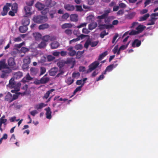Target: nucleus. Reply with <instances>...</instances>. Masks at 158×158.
Returning <instances> with one entry per match:
<instances>
[{"label":"nucleus","mask_w":158,"mask_h":158,"mask_svg":"<svg viewBox=\"0 0 158 158\" xmlns=\"http://www.w3.org/2000/svg\"><path fill=\"white\" fill-rule=\"evenodd\" d=\"M29 51V49L28 48L23 47L21 48L19 52L21 53H25Z\"/></svg>","instance_id":"47"},{"label":"nucleus","mask_w":158,"mask_h":158,"mask_svg":"<svg viewBox=\"0 0 158 158\" xmlns=\"http://www.w3.org/2000/svg\"><path fill=\"white\" fill-rule=\"evenodd\" d=\"M74 80L71 77L68 78L66 80V82L68 85H70L73 82Z\"/></svg>","instance_id":"48"},{"label":"nucleus","mask_w":158,"mask_h":158,"mask_svg":"<svg viewBox=\"0 0 158 158\" xmlns=\"http://www.w3.org/2000/svg\"><path fill=\"white\" fill-rule=\"evenodd\" d=\"M33 34L36 40H38L41 38V35L39 33L35 32L33 33Z\"/></svg>","instance_id":"33"},{"label":"nucleus","mask_w":158,"mask_h":158,"mask_svg":"<svg viewBox=\"0 0 158 158\" xmlns=\"http://www.w3.org/2000/svg\"><path fill=\"white\" fill-rule=\"evenodd\" d=\"M16 117L15 116H13V117L10 118L9 120L11 122H14L16 120V121H18L19 120V119L16 120Z\"/></svg>","instance_id":"56"},{"label":"nucleus","mask_w":158,"mask_h":158,"mask_svg":"<svg viewBox=\"0 0 158 158\" xmlns=\"http://www.w3.org/2000/svg\"><path fill=\"white\" fill-rule=\"evenodd\" d=\"M41 73L40 75H42L45 73L46 72V69L44 67H41Z\"/></svg>","instance_id":"62"},{"label":"nucleus","mask_w":158,"mask_h":158,"mask_svg":"<svg viewBox=\"0 0 158 158\" xmlns=\"http://www.w3.org/2000/svg\"><path fill=\"white\" fill-rule=\"evenodd\" d=\"M150 16V15L148 13L146 14L143 16L140 17L139 18V21L141 22L146 20Z\"/></svg>","instance_id":"24"},{"label":"nucleus","mask_w":158,"mask_h":158,"mask_svg":"<svg viewBox=\"0 0 158 158\" xmlns=\"http://www.w3.org/2000/svg\"><path fill=\"white\" fill-rule=\"evenodd\" d=\"M46 74L41 78L40 80V82L42 83H45L47 82L49 80L48 78L46 77Z\"/></svg>","instance_id":"34"},{"label":"nucleus","mask_w":158,"mask_h":158,"mask_svg":"<svg viewBox=\"0 0 158 158\" xmlns=\"http://www.w3.org/2000/svg\"><path fill=\"white\" fill-rule=\"evenodd\" d=\"M118 51V45L115 46L114 48V49H113V51L114 53V54L116 53H117Z\"/></svg>","instance_id":"60"},{"label":"nucleus","mask_w":158,"mask_h":158,"mask_svg":"<svg viewBox=\"0 0 158 158\" xmlns=\"http://www.w3.org/2000/svg\"><path fill=\"white\" fill-rule=\"evenodd\" d=\"M31 8L30 7H28L27 6H24V12L26 16H30L32 14L31 11Z\"/></svg>","instance_id":"13"},{"label":"nucleus","mask_w":158,"mask_h":158,"mask_svg":"<svg viewBox=\"0 0 158 158\" xmlns=\"http://www.w3.org/2000/svg\"><path fill=\"white\" fill-rule=\"evenodd\" d=\"M60 45L59 43L56 41H54L51 44V48L52 49L57 48Z\"/></svg>","instance_id":"20"},{"label":"nucleus","mask_w":158,"mask_h":158,"mask_svg":"<svg viewBox=\"0 0 158 158\" xmlns=\"http://www.w3.org/2000/svg\"><path fill=\"white\" fill-rule=\"evenodd\" d=\"M111 10L108 9L105 11V13L101 16H98L97 17V18L98 19H102L105 18L106 17L107 15L109 13Z\"/></svg>","instance_id":"15"},{"label":"nucleus","mask_w":158,"mask_h":158,"mask_svg":"<svg viewBox=\"0 0 158 158\" xmlns=\"http://www.w3.org/2000/svg\"><path fill=\"white\" fill-rule=\"evenodd\" d=\"M24 64H29L30 63V59L28 56L26 57L23 60Z\"/></svg>","instance_id":"44"},{"label":"nucleus","mask_w":158,"mask_h":158,"mask_svg":"<svg viewBox=\"0 0 158 158\" xmlns=\"http://www.w3.org/2000/svg\"><path fill=\"white\" fill-rule=\"evenodd\" d=\"M122 38H125L123 40V42H126L128 39V31L126 32L123 35Z\"/></svg>","instance_id":"37"},{"label":"nucleus","mask_w":158,"mask_h":158,"mask_svg":"<svg viewBox=\"0 0 158 158\" xmlns=\"http://www.w3.org/2000/svg\"><path fill=\"white\" fill-rule=\"evenodd\" d=\"M98 42V41H93L90 40H88L85 42L84 47L86 48H88L89 45H90L92 47H94L97 45Z\"/></svg>","instance_id":"3"},{"label":"nucleus","mask_w":158,"mask_h":158,"mask_svg":"<svg viewBox=\"0 0 158 158\" xmlns=\"http://www.w3.org/2000/svg\"><path fill=\"white\" fill-rule=\"evenodd\" d=\"M6 65L5 64V62L4 60H2L0 61V68L1 69L3 68L6 69Z\"/></svg>","instance_id":"39"},{"label":"nucleus","mask_w":158,"mask_h":158,"mask_svg":"<svg viewBox=\"0 0 158 158\" xmlns=\"http://www.w3.org/2000/svg\"><path fill=\"white\" fill-rule=\"evenodd\" d=\"M47 60L48 61H51L55 59V57L52 55H49L47 56Z\"/></svg>","instance_id":"57"},{"label":"nucleus","mask_w":158,"mask_h":158,"mask_svg":"<svg viewBox=\"0 0 158 158\" xmlns=\"http://www.w3.org/2000/svg\"><path fill=\"white\" fill-rule=\"evenodd\" d=\"M47 105L46 104L41 103L36 105L35 106V108L37 110L40 109Z\"/></svg>","instance_id":"25"},{"label":"nucleus","mask_w":158,"mask_h":158,"mask_svg":"<svg viewBox=\"0 0 158 158\" xmlns=\"http://www.w3.org/2000/svg\"><path fill=\"white\" fill-rule=\"evenodd\" d=\"M45 2L44 6H46L48 7L50 6L51 7H52L55 5L56 4V3L54 2H52L51 0H46Z\"/></svg>","instance_id":"14"},{"label":"nucleus","mask_w":158,"mask_h":158,"mask_svg":"<svg viewBox=\"0 0 158 158\" xmlns=\"http://www.w3.org/2000/svg\"><path fill=\"white\" fill-rule=\"evenodd\" d=\"M11 6V4L10 3H6L3 9V10L1 12V15L3 16L6 15L7 13L8 10L10 9V7Z\"/></svg>","instance_id":"4"},{"label":"nucleus","mask_w":158,"mask_h":158,"mask_svg":"<svg viewBox=\"0 0 158 158\" xmlns=\"http://www.w3.org/2000/svg\"><path fill=\"white\" fill-rule=\"evenodd\" d=\"M35 6L38 10H40L43 9L44 7V5L40 2H37L35 4Z\"/></svg>","instance_id":"27"},{"label":"nucleus","mask_w":158,"mask_h":158,"mask_svg":"<svg viewBox=\"0 0 158 158\" xmlns=\"http://www.w3.org/2000/svg\"><path fill=\"white\" fill-rule=\"evenodd\" d=\"M38 69L37 68L31 67L30 69V73L32 75H35L38 73Z\"/></svg>","instance_id":"22"},{"label":"nucleus","mask_w":158,"mask_h":158,"mask_svg":"<svg viewBox=\"0 0 158 158\" xmlns=\"http://www.w3.org/2000/svg\"><path fill=\"white\" fill-rule=\"evenodd\" d=\"M56 39V37L55 36L45 35L42 38L43 40L45 42H48L49 41H52Z\"/></svg>","instance_id":"6"},{"label":"nucleus","mask_w":158,"mask_h":158,"mask_svg":"<svg viewBox=\"0 0 158 158\" xmlns=\"http://www.w3.org/2000/svg\"><path fill=\"white\" fill-rule=\"evenodd\" d=\"M97 25V24L96 22H93L89 25V29L90 30H92L96 27Z\"/></svg>","instance_id":"30"},{"label":"nucleus","mask_w":158,"mask_h":158,"mask_svg":"<svg viewBox=\"0 0 158 158\" xmlns=\"http://www.w3.org/2000/svg\"><path fill=\"white\" fill-rule=\"evenodd\" d=\"M32 78L30 76L29 73H27L26 75V78H24L22 80V81L23 82L27 81L26 79L27 80H30L32 79Z\"/></svg>","instance_id":"43"},{"label":"nucleus","mask_w":158,"mask_h":158,"mask_svg":"<svg viewBox=\"0 0 158 158\" xmlns=\"http://www.w3.org/2000/svg\"><path fill=\"white\" fill-rule=\"evenodd\" d=\"M54 89H51L50 90L48 91L47 92V93L44 94V97L43 98L44 99H47L49 96L50 94L52 92L54 91Z\"/></svg>","instance_id":"35"},{"label":"nucleus","mask_w":158,"mask_h":158,"mask_svg":"<svg viewBox=\"0 0 158 158\" xmlns=\"http://www.w3.org/2000/svg\"><path fill=\"white\" fill-rule=\"evenodd\" d=\"M65 33L68 35H70L72 34V31L70 29H67L65 31Z\"/></svg>","instance_id":"64"},{"label":"nucleus","mask_w":158,"mask_h":158,"mask_svg":"<svg viewBox=\"0 0 158 158\" xmlns=\"http://www.w3.org/2000/svg\"><path fill=\"white\" fill-rule=\"evenodd\" d=\"M11 91L13 93H15V94H14L12 96V99H13V100H14L18 98V97L19 94V93H17L16 92L17 91H15V90H12Z\"/></svg>","instance_id":"45"},{"label":"nucleus","mask_w":158,"mask_h":158,"mask_svg":"<svg viewBox=\"0 0 158 158\" xmlns=\"http://www.w3.org/2000/svg\"><path fill=\"white\" fill-rule=\"evenodd\" d=\"M108 34V33H106L105 31H103L102 32L100 35V36L102 38H103L105 35H106Z\"/></svg>","instance_id":"59"},{"label":"nucleus","mask_w":158,"mask_h":158,"mask_svg":"<svg viewBox=\"0 0 158 158\" xmlns=\"http://www.w3.org/2000/svg\"><path fill=\"white\" fill-rule=\"evenodd\" d=\"M27 30V26L23 25V26H20L19 28L20 31L22 33L25 32Z\"/></svg>","instance_id":"31"},{"label":"nucleus","mask_w":158,"mask_h":158,"mask_svg":"<svg viewBox=\"0 0 158 158\" xmlns=\"http://www.w3.org/2000/svg\"><path fill=\"white\" fill-rule=\"evenodd\" d=\"M117 65V64H116L114 65L113 64L110 65L108 66L106 69V71L107 72H109L112 70L114 68H115Z\"/></svg>","instance_id":"38"},{"label":"nucleus","mask_w":158,"mask_h":158,"mask_svg":"<svg viewBox=\"0 0 158 158\" xmlns=\"http://www.w3.org/2000/svg\"><path fill=\"white\" fill-rule=\"evenodd\" d=\"M69 55L71 56H75L76 53V51L73 49V47L71 46L69 47L67 49Z\"/></svg>","instance_id":"9"},{"label":"nucleus","mask_w":158,"mask_h":158,"mask_svg":"<svg viewBox=\"0 0 158 158\" xmlns=\"http://www.w3.org/2000/svg\"><path fill=\"white\" fill-rule=\"evenodd\" d=\"M38 113L36 110H33L30 112V114L33 116H34L36 114Z\"/></svg>","instance_id":"61"},{"label":"nucleus","mask_w":158,"mask_h":158,"mask_svg":"<svg viewBox=\"0 0 158 158\" xmlns=\"http://www.w3.org/2000/svg\"><path fill=\"white\" fill-rule=\"evenodd\" d=\"M102 19H98V27L100 29H103L104 28H109L112 27V25L111 24L106 25L101 23Z\"/></svg>","instance_id":"5"},{"label":"nucleus","mask_w":158,"mask_h":158,"mask_svg":"<svg viewBox=\"0 0 158 158\" xmlns=\"http://www.w3.org/2000/svg\"><path fill=\"white\" fill-rule=\"evenodd\" d=\"M157 18L151 17V19L149 20V22L147 23V25L149 26L154 24L155 21Z\"/></svg>","instance_id":"19"},{"label":"nucleus","mask_w":158,"mask_h":158,"mask_svg":"<svg viewBox=\"0 0 158 158\" xmlns=\"http://www.w3.org/2000/svg\"><path fill=\"white\" fill-rule=\"evenodd\" d=\"M10 70L8 69H5L2 71V74L1 75V77L2 78H6L9 76V73Z\"/></svg>","instance_id":"8"},{"label":"nucleus","mask_w":158,"mask_h":158,"mask_svg":"<svg viewBox=\"0 0 158 158\" xmlns=\"http://www.w3.org/2000/svg\"><path fill=\"white\" fill-rule=\"evenodd\" d=\"M8 64L10 66H12L15 64L14 59L13 58H10L8 60Z\"/></svg>","instance_id":"40"},{"label":"nucleus","mask_w":158,"mask_h":158,"mask_svg":"<svg viewBox=\"0 0 158 158\" xmlns=\"http://www.w3.org/2000/svg\"><path fill=\"white\" fill-rule=\"evenodd\" d=\"M21 84L18 82L16 83L14 81V78H12L9 81V83L7 85V86L10 88H14L15 91H19L20 89V87Z\"/></svg>","instance_id":"2"},{"label":"nucleus","mask_w":158,"mask_h":158,"mask_svg":"<svg viewBox=\"0 0 158 158\" xmlns=\"http://www.w3.org/2000/svg\"><path fill=\"white\" fill-rule=\"evenodd\" d=\"M87 80V78H85L83 79V80H78L76 82V84L77 85H82V84L84 83V84L85 82V81Z\"/></svg>","instance_id":"42"},{"label":"nucleus","mask_w":158,"mask_h":158,"mask_svg":"<svg viewBox=\"0 0 158 158\" xmlns=\"http://www.w3.org/2000/svg\"><path fill=\"white\" fill-rule=\"evenodd\" d=\"M69 16V15L68 13H65L62 16V18L63 19H66Z\"/></svg>","instance_id":"58"},{"label":"nucleus","mask_w":158,"mask_h":158,"mask_svg":"<svg viewBox=\"0 0 158 158\" xmlns=\"http://www.w3.org/2000/svg\"><path fill=\"white\" fill-rule=\"evenodd\" d=\"M127 47V45H123L121 46L118 49V51L117 52V55H119L120 53V51L123 50H124Z\"/></svg>","instance_id":"50"},{"label":"nucleus","mask_w":158,"mask_h":158,"mask_svg":"<svg viewBox=\"0 0 158 158\" xmlns=\"http://www.w3.org/2000/svg\"><path fill=\"white\" fill-rule=\"evenodd\" d=\"M47 45V44L45 42L42 41L38 45V47L40 48H44L46 47Z\"/></svg>","instance_id":"41"},{"label":"nucleus","mask_w":158,"mask_h":158,"mask_svg":"<svg viewBox=\"0 0 158 158\" xmlns=\"http://www.w3.org/2000/svg\"><path fill=\"white\" fill-rule=\"evenodd\" d=\"M34 1L33 0H31L30 1H27L26 2V4L28 6H31L33 5Z\"/></svg>","instance_id":"53"},{"label":"nucleus","mask_w":158,"mask_h":158,"mask_svg":"<svg viewBox=\"0 0 158 158\" xmlns=\"http://www.w3.org/2000/svg\"><path fill=\"white\" fill-rule=\"evenodd\" d=\"M141 44V41L138 39H135L132 44L133 47L135 48L139 47Z\"/></svg>","instance_id":"12"},{"label":"nucleus","mask_w":158,"mask_h":158,"mask_svg":"<svg viewBox=\"0 0 158 158\" xmlns=\"http://www.w3.org/2000/svg\"><path fill=\"white\" fill-rule=\"evenodd\" d=\"M49 10V8H47L42 10L41 13L44 16H35L33 18L34 22L38 23H44L47 21L48 18L46 15H45L47 14Z\"/></svg>","instance_id":"1"},{"label":"nucleus","mask_w":158,"mask_h":158,"mask_svg":"<svg viewBox=\"0 0 158 158\" xmlns=\"http://www.w3.org/2000/svg\"><path fill=\"white\" fill-rule=\"evenodd\" d=\"M7 121L6 119H0V130L1 132L5 129Z\"/></svg>","instance_id":"7"},{"label":"nucleus","mask_w":158,"mask_h":158,"mask_svg":"<svg viewBox=\"0 0 158 158\" xmlns=\"http://www.w3.org/2000/svg\"><path fill=\"white\" fill-rule=\"evenodd\" d=\"M45 110L46 111V115L47 118L50 119L52 118V112L50 108L49 107H48L45 109Z\"/></svg>","instance_id":"17"},{"label":"nucleus","mask_w":158,"mask_h":158,"mask_svg":"<svg viewBox=\"0 0 158 158\" xmlns=\"http://www.w3.org/2000/svg\"><path fill=\"white\" fill-rule=\"evenodd\" d=\"M57 71V69L56 68H54L51 69L49 72V74L50 75L54 76L56 75Z\"/></svg>","instance_id":"29"},{"label":"nucleus","mask_w":158,"mask_h":158,"mask_svg":"<svg viewBox=\"0 0 158 158\" xmlns=\"http://www.w3.org/2000/svg\"><path fill=\"white\" fill-rule=\"evenodd\" d=\"M64 7L65 10L68 11H72L75 9L74 6L69 4L65 5Z\"/></svg>","instance_id":"10"},{"label":"nucleus","mask_w":158,"mask_h":158,"mask_svg":"<svg viewBox=\"0 0 158 158\" xmlns=\"http://www.w3.org/2000/svg\"><path fill=\"white\" fill-rule=\"evenodd\" d=\"M139 33L137 31L135 30H132L130 33H129V35H135L138 34Z\"/></svg>","instance_id":"51"},{"label":"nucleus","mask_w":158,"mask_h":158,"mask_svg":"<svg viewBox=\"0 0 158 158\" xmlns=\"http://www.w3.org/2000/svg\"><path fill=\"white\" fill-rule=\"evenodd\" d=\"M73 26V25L69 23H64L61 26V28L63 29H65L66 28H71Z\"/></svg>","instance_id":"28"},{"label":"nucleus","mask_w":158,"mask_h":158,"mask_svg":"<svg viewBox=\"0 0 158 158\" xmlns=\"http://www.w3.org/2000/svg\"><path fill=\"white\" fill-rule=\"evenodd\" d=\"M22 24L25 26H27L30 23V20L26 16L23 18L22 21Z\"/></svg>","instance_id":"21"},{"label":"nucleus","mask_w":158,"mask_h":158,"mask_svg":"<svg viewBox=\"0 0 158 158\" xmlns=\"http://www.w3.org/2000/svg\"><path fill=\"white\" fill-rule=\"evenodd\" d=\"M94 19V17L92 15H89V16H88L86 18L87 20L89 21V22H90L91 21H92Z\"/></svg>","instance_id":"55"},{"label":"nucleus","mask_w":158,"mask_h":158,"mask_svg":"<svg viewBox=\"0 0 158 158\" xmlns=\"http://www.w3.org/2000/svg\"><path fill=\"white\" fill-rule=\"evenodd\" d=\"M82 32L83 33L88 34L89 32V31L88 29L86 28H84L82 30Z\"/></svg>","instance_id":"63"},{"label":"nucleus","mask_w":158,"mask_h":158,"mask_svg":"<svg viewBox=\"0 0 158 158\" xmlns=\"http://www.w3.org/2000/svg\"><path fill=\"white\" fill-rule=\"evenodd\" d=\"M80 76L79 72L74 73L72 74V77L73 78H77Z\"/></svg>","instance_id":"54"},{"label":"nucleus","mask_w":158,"mask_h":158,"mask_svg":"<svg viewBox=\"0 0 158 158\" xmlns=\"http://www.w3.org/2000/svg\"><path fill=\"white\" fill-rule=\"evenodd\" d=\"M11 10L15 12H17L18 9V5L16 3H14L12 5H11Z\"/></svg>","instance_id":"36"},{"label":"nucleus","mask_w":158,"mask_h":158,"mask_svg":"<svg viewBox=\"0 0 158 158\" xmlns=\"http://www.w3.org/2000/svg\"><path fill=\"white\" fill-rule=\"evenodd\" d=\"M80 40V37L78 36V37H77V38L76 39H73L72 40H71L69 41V44H71L73 43H74L77 41Z\"/></svg>","instance_id":"52"},{"label":"nucleus","mask_w":158,"mask_h":158,"mask_svg":"<svg viewBox=\"0 0 158 158\" xmlns=\"http://www.w3.org/2000/svg\"><path fill=\"white\" fill-rule=\"evenodd\" d=\"M5 100L7 101L11 102L13 101V99H12V96L11 94L9 92H8L6 95Z\"/></svg>","instance_id":"18"},{"label":"nucleus","mask_w":158,"mask_h":158,"mask_svg":"<svg viewBox=\"0 0 158 158\" xmlns=\"http://www.w3.org/2000/svg\"><path fill=\"white\" fill-rule=\"evenodd\" d=\"M22 76V73L20 72L15 73L14 75V78H15L16 79H19L21 78Z\"/></svg>","instance_id":"26"},{"label":"nucleus","mask_w":158,"mask_h":158,"mask_svg":"<svg viewBox=\"0 0 158 158\" xmlns=\"http://www.w3.org/2000/svg\"><path fill=\"white\" fill-rule=\"evenodd\" d=\"M107 52L106 51L100 55L99 56L98 60H101L105 56L107 55Z\"/></svg>","instance_id":"46"},{"label":"nucleus","mask_w":158,"mask_h":158,"mask_svg":"<svg viewBox=\"0 0 158 158\" xmlns=\"http://www.w3.org/2000/svg\"><path fill=\"white\" fill-rule=\"evenodd\" d=\"M84 85V83H83L82 85H81V86L78 87H77L75 90H74L73 94H75L78 91H80L81 90V88L82 87V86H83Z\"/></svg>","instance_id":"49"},{"label":"nucleus","mask_w":158,"mask_h":158,"mask_svg":"<svg viewBox=\"0 0 158 158\" xmlns=\"http://www.w3.org/2000/svg\"><path fill=\"white\" fill-rule=\"evenodd\" d=\"M146 28V27L145 26L139 24L136 27V29L139 34L141 33Z\"/></svg>","instance_id":"16"},{"label":"nucleus","mask_w":158,"mask_h":158,"mask_svg":"<svg viewBox=\"0 0 158 158\" xmlns=\"http://www.w3.org/2000/svg\"><path fill=\"white\" fill-rule=\"evenodd\" d=\"M49 27V25L47 23L43 24L39 26V28L40 30H44Z\"/></svg>","instance_id":"32"},{"label":"nucleus","mask_w":158,"mask_h":158,"mask_svg":"<svg viewBox=\"0 0 158 158\" xmlns=\"http://www.w3.org/2000/svg\"><path fill=\"white\" fill-rule=\"evenodd\" d=\"M99 63L98 61H95L91 64L89 66V70L91 72L98 65Z\"/></svg>","instance_id":"11"},{"label":"nucleus","mask_w":158,"mask_h":158,"mask_svg":"<svg viewBox=\"0 0 158 158\" xmlns=\"http://www.w3.org/2000/svg\"><path fill=\"white\" fill-rule=\"evenodd\" d=\"M71 21L73 22H76L78 20V16L77 14H72L70 16Z\"/></svg>","instance_id":"23"}]
</instances>
